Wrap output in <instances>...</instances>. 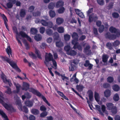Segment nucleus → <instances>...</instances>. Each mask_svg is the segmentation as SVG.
<instances>
[{
    "instance_id": "1",
    "label": "nucleus",
    "mask_w": 120,
    "mask_h": 120,
    "mask_svg": "<svg viewBox=\"0 0 120 120\" xmlns=\"http://www.w3.org/2000/svg\"><path fill=\"white\" fill-rule=\"evenodd\" d=\"M45 59L44 63L47 66H49V61H51L53 63V67H52L55 69H56L57 64L55 60L53 59L52 55L50 53H46L45 56Z\"/></svg>"
},
{
    "instance_id": "2",
    "label": "nucleus",
    "mask_w": 120,
    "mask_h": 120,
    "mask_svg": "<svg viewBox=\"0 0 120 120\" xmlns=\"http://www.w3.org/2000/svg\"><path fill=\"white\" fill-rule=\"evenodd\" d=\"M3 95L2 93L0 91V103L1 104L4 108L7 110L11 112L16 111V109L10 105H8L4 103Z\"/></svg>"
},
{
    "instance_id": "3",
    "label": "nucleus",
    "mask_w": 120,
    "mask_h": 120,
    "mask_svg": "<svg viewBox=\"0 0 120 120\" xmlns=\"http://www.w3.org/2000/svg\"><path fill=\"white\" fill-rule=\"evenodd\" d=\"M13 30L14 32L16 34V36L17 39L19 43L21 45V43L20 41L18 39L19 38V36L21 35L22 37L26 38L29 41L31 42L32 41L31 38L25 33L22 31H21L19 33L17 30L16 28L15 27H13Z\"/></svg>"
},
{
    "instance_id": "4",
    "label": "nucleus",
    "mask_w": 120,
    "mask_h": 120,
    "mask_svg": "<svg viewBox=\"0 0 120 120\" xmlns=\"http://www.w3.org/2000/svg\"><path fill=\"white\" fill-rule=\"evenodd\" d=\"M0 58L3 61H6L16 71L19 72H20L21 70L18 68L16 63L13 61H11L6 56H0Z\"/></svg>"
},
{
    "instance_id": "5",
    "label": "nucleus",
    "mask_w": 120,
    "mask_h": 120,
    "mask_svg": "<svg viewBox=\"0 0 120 120\" xmlns=\"http://www.w3.org/2000/svg\"><path fill=\"white\" fill-rule=\"evenodd\" d=\"M14 98L15 100V101L16 103L18 105V108L19 110L25 112H27L28 110L26 107L24 106L22 108L21 100L19 99V98L17 95L15 96Z\"/></svg>"
},
{
    "instance_id": "6",
    "label": "nucleus",
    "mask_w": 120,
    "mask_h": 120,
    "mask_svg": "<svg viewBox=\"0 0 120 120\" xmlns=\"http://www.w3.org/2000/svg\"><path fill=\"white\" fill-rule=\"evenodd\" d=\"M72 37L74 39L72 41V44L74 45L73 48L75 49L78 48L79 50H81L82 48L80 45H77V38H78V36L77 34L75 33H73L72 35Z\"/></svg>"
},
{
    "instance_id": "7",
    "label": "nucleus",
    "mask_w": 120,
    "mask_h": 120,
    "mask_svg": "<svg viewBox=\"0 0 120 120\" xmlns=\"http://www.w3.org/2000/svg\"><path fill=\"white\" fill-rule=\"evenodd\" d=\"M106 105L107 109L111 110L113 114H114L116 113L117 107L116 106H114L113 104L111 103H107L106 104Z\"/></svg>"
},
{
    "instance_id": "8",
    "label": "nucleus",
    "mask_w": 120,
    "mask_h": 120,
    "mask_svg": "<svg viewBox=\"0 0 120 120\" xmlns=\"http://www.w3.org/2000/svg\"><path fill=\"white\" fill-rule=\"evenodd\" d=\"M93 11V8H91L87 12V15L89 16V21L90 22H91L93 21H95L98 18L97 17L96 14H91Z\"/></svg>"
},
{
    "instance_id": "9",
    "label": "nucleus",
    "mask_w": 120,
    "mask_h": 120,
    "mask_svg": "<svg viewBox=\"0 0 120 120\" xmlns=\"http://www.w3.org/2000/svg\"><path fill=\"white\" fill-rule=\"evenodd\" d=\"M71 47L69 45H67L64 47L65 50L67 52V54L71 56H74L76 55V52L74 50H72L70 51H69Z\"/></svg>"
},
{
    "instance_id": "10",
    "label": "nucleus",
    "mask_w": 120,
    "mask_h": 120,
    "mask_svg": "<svg viewBox=\"0 0 120 120\" xmlns=\"http://www.w3.org/2000/svg\"><path fill=\"white\" fill-rule=\"evenodd\" d=\"M13 83L14 86H15L16 88V90H14L13 92L14 93H18L21 87L20 85L18 83L14 82L13 81Z\"/></svg>"
},
{
    "instance_id": "11",
    "label": "nucleus",
    "mask_w": 120,
    "mask_h": 120,
    "mask_svg": "<svg viewBox=\"0 0 120 120\" xmlns=\"http://www.w3.org/2000/svg\"><path fill=\"white\" fill-rule=\"evenodd\" d=\"M8 2L7 4V6L8 8H11L13 6V4L16 3V0H8Z\"/></svg>"
},
{
    "instance_id": "12",
    "label": "nucleus",
    "mask_w": 120,
    "mask_h": 120,
    "mask_svg": "<svg viewBox=\"0 0 120 120\" xmlns=\"http://www.w3.org/2000/svg\"><path fill=\"white\" fill-rule=\"evenodd\" d=\"M94 98L95 100L98 102L99 105H101L102 104V102L100 101V97L98 93L95 92L94 94Z\"/></svg>"
},
{
    "instance_id": "13",
    "label": "nucleus",
    "mask_w": 120,
    "mask_h": 120,
    "mask_svg": "<svg viewBox=\"0 0 120 120\" xmlns=\"http://www.w3.org/2000/svg\"><path fill=\"white\" fill-rule=\"evenodd\" d=\"M120 36V33L119 31H118L117 33H115L114 34L109 36L108 38L110 39H115L117 37H119Z\"/></svg>"
},
{
    "instance_id": "14",
    "label": "nucleus",
    "mask_w": 120,
    "mask_h": 120,
    "mask_svg": "<svg viewBox=\"0 0 120 120\" xmlns=\"http://www.w3.org/2000/svg\"><path fill=\"white\" fill-rule=\"evenodd\" d=\"M1 77L4 82L9 83L10 86H11V84L9 83V81L6 79V76L3 73L1 74Z\"/></svg>"
},
{
    "instance_id": "15",
    "label": "nucleus",
    "mask_w": 120,
    "mask_h": 120,
    "mask_svg": "<svg viewBox=\"0 0 120 120\" xmlns=\"http://www.w3.org/2000/svg\"><path fill=\"white\" fill-rule=\"evenodd\" d=\"M111 94V91L109 90H106L104 92L105 97L106 98L109 97Z\"/></svg>"
},
{
    "instance_id": "16",
    "label": "nucleus",
    "mask_w": 120,
    "mask_h": 120,
    "mask_svg": "<svg viewBox=\"0 0 120 120\" xmlns=\"http://www.w3.org/2000/svg\"><path fill=\"white\" fill-rule=\"evenodd\" d=\"M29 91L32 92L34 94L37 95L38 96H41V94L39 92L34 89L32 88L29 89Z\"/></svg>"
},
{
    "instance_id": "17",
    "label": "nucleus",
    "mask_w": 120,
    "mask_h": 120,
    "mask_svg": "<svg viewBox=\"0 0 120 120\" xmlns=\"http://www.w3.org/2000/svg\"><path fill=\"white\" fill-rule=\"evenodd\" d=\"M0 114L4 118V120H9L6 114L1 109H0Z\"/></svg>"
},
{
    "instance_id": "18",
    "label": "nucleus",
    "mask_w": 120,
    "mask_h": 120,
    "mask_svg": "<svg viewBox=\"0 0 120 120\" xmlns=\"http://www.w3.org/2000/svg\"><path fill=\"white\" fill-rule=\"evenodd\" d=\"M29 85L28 83L26 82H23L22 85V90H26L29 89Z\"/></svg>"
},
{
    "instance_id": "19",
    "label": "nucleus",
    "mask_w": 120,
    "mask_h": 120,
    "mask_svg": "<svg viewBox=\"0 0 120 120\" xmlns=\"http://www.w3.org/2000/svg\"><path fill=\"white\" fill-rule=\"evenodd\" d=\"M88 94L90 100L92 101L93 99V92L90 90H89L87 92Z\"/></svg>"
},
{
    "instance_id": "20",
    "label": "nucleus",
    "mask_w": 120,
    "mask_h": 120,
    "mask_svg": "<svg viewBox=\"0 0 120 120\" xmlns=\"http://www.w3.org/2000/svg\"><path fill=\"white\" fill-rule=\"evenodd\" d=\"M63 19L60 18H57L56 20V23L58 25H60L62 24L64 22Z\"/></svg>"
},
{
    "instance_id": "21",
    "label": "nucleus",
    "mask_w": 120,
    "mask_h": 120,
    "mask_svg": "<svg viewBox=\"0 0 120 120\" xmlns=\"http://www.w3.org/2000/svg\"><path fill=\"white\" fill-rule=\"evenodd\" d=\"M113 100L115 101H118L120 99L119 95L116 93L114 94L113 96Z\"/></svg>"
},
{
    "instance_id": "22",
    "label": "nucleus",
    "mask_w": 120,
    "mask_h": 120,
    "mask_svg": "<svg viewBox=\"0 0 120 120\" xmlns=\"http://www.w3.org/2000/svg\"><path fill=\"white\" fill-rule=\"evenodd\" d=\"M2 16L4 20V23L6 26V28L8 30H9V29L7 23V22L8 21V20L6 17L4 15H2Z\"/></svg>"
},
{
    "instance_id": "23",
    "label": "nucleus",
    "mask_w": 120,
    "mask_h": 120,
    "mask_svg": "<svg viewBox=\"0 0 120 120\" xmlns=\"http://www.w3.org/2000/svg\"><path fill=\"white\" fill-rule=\"evenodd\" d=\"M112 89L114 91L116 92L118 91L120 89L119 86L116 85H115L112 86Z\"/></svg>"
},
{
    "instance_id": "24",
    "label": "nucleus",
    "mask_w": 120,
    "mask_h": 120,
    "mask_svg": "<svg viewBox=\"0 0 120 120\" xmlns=\"http://www.w3.org/2000/svg\"><path fill=\"white\" fill-rule=\"evenodd\" d=\"M31 97V95L29 94V93H27L25 94L24 95H23L22 96V100H23L26 98H30Z\"/></svg>"
},
{
    "instance_id": "25",
    "label": "nucleus",
    "mask_w": 120,
    "mask_h": 120,
    "mask_svg": "<svg viewBox=\"0 0 120 120\" xmlns=\"http://www.w3.org/2000/svg\"><path fill=\"white\" fill-rule=\"evenodd\" d=\"M57 92L58 94L61 97L67 100H68V98L63 93L59 91H57Z\"/></svg>"
},
{
    "instance_id": "26",
    "label": "nucleus",
    "mask_w": 120,
    "mask_h": 120,
    "mask_svg": "<svg viewBox=\"0 0 120 120\" xmlns=\"http://www.w3.org/2000/svg\"><path fill=\"white\" fill-rule=\"evenodd\" d=\"M31 112L33 114L36 115L39 114V111L38 109H33L31 110Z\"/></svg>"
},
{
    "instance_id": "27",
    "label": "nucleus",
    "mask_w": 120,
    "mask_h": 120,
    "mask_svg": "<svg viewBox=\"0 0 120 120\" xmlns=\"http://www.w3.org/2000/svg\"><path fill=\"white\" fill-rule=\"evenodd\" d=\"M106 107L104 105H102L101 106V109L102 112L107 114L108 113V112L107 110H106Z\"/></svg>"
},
{
    "instance_id": "28",
    "label": "nucleus",
    "mask_w": 120,
    "mask_h": 120,
    "mask_svg": "<svg viewBox=\"0 0 120 120\" xmlns=\"http://www.w3.org/2000/svg\"><path fill=\"white\" fill-rule=\"evenodd\" d=\"M35 40L37 41H39L41 40L42 38L41 36L39 34H37L34 37Z\"/></svg>"
},
{
    "instance_id": "29",
    "label": "nucleus",
    "mask_w": 120,
    "mask_h": 120,
    "mask_svg": "<svg viewBox=\"0 0 120 120\" xmlns=\"http://www.w3.org/2000/svg\"><path fill=\"white\" fill-rule=\"evenodd\" d=\"M110 31L112 33H117L118 31H119V30L117 31L116 29L114 27L111 26L109 29Z\"/></svg>"
},
{
    "instance_id": "30",
    "label": "nucleus",
    "mask_w": 120,
    "mask_h": 120,
    "mask_svg": "<svg viewBox=\"0 0 120 120\" xmlns=\"http://www.w3.org/2000/svg\"><path fill=\"white\" fill-rule=\"evenodd\" d=\"M57 29L58 32L60 33H62L64 32V27H58Z\"/></svg>"
},
{
    "instance_id": "31",
    "label": "nucleus",
    "mask_w": 120,
    "mask_h": 120,
    "mask_svg": "<svg viewBox=\"0 0 120 120\" xmlns=\"http://www.w3.org/2000/svg\"><path fill=\"white\" fill-rule=\"evenodd\" d=\"M25 105L27 106L30 107L33 105V103L32 101H27L25 102Z\"/></svg>"
},
{
    "instance_id": "32",
    "label": "nucleus",
    "mask_w": 120,
    "mask_h": 120,
    "mask_svg": "<svg viewBox=\"0 0 120 120\" xmlns=\"http://www.w3.org/2000/svg\"><path fill=\"white\" fill-rule=\"evenodd\" d=\"M64 4V2L61 0L58 1L56 3V6L59 7L60 6H62Z\"/></svg>"
},
{
    "instance_id": "33",
    "label": "nucleus",
    "mask_w": 120,
    "mask_h": 120,
    "mask_svg": "<svg viewBox=\"0 0 120 120\" xmlns=\"http://www.w3.org/2000/svg\"><path fill=\"white\" fill-rule=\"evenodd\" d=\"M6 51L10 56V54L11 55V50L9 46L8 45L7 48L6 49Z\"/></svg>"
},
{
    "instance_id": "34",
    "label": "nucleus",
    "mask_w": 120,
    "mask_h": 120,
    "mask_svg": "<svg viewBox=\"0 0 120 120\" xmlns=\"http://www.w3.org/2000/svg\"><path fill=\"white\" fill-rule=\"evenodd\" d=\"M46 33L49 35H52L53 32L52 30L49 29H47L46 30Z\"/></svg>"
},
{
    "instance_id": "35",
    "label": "nucleus",
    "mask_w": 120,
    "mask_h": 120,
    "mask_svg": "<svg viewBox=\"0 0 120 120\" xmlns=\"http://www.w3.org/2000/svg\"><path fill=\"white\" fill-rule=\"evenodd\" d=\"M38 30L37 29L35 28H32L30 30V32L31 34H34L37 33Z\"/></svg>"
},
{
    "instance_id": "36",
    "label": "nucleus",
    "mask_w": 120,
    "mask_h": 120,
    "mask_svg": "<svg viewBox=\"0 0 120 120\" xmlns=\"http://www.w3.org/2000/svg\"><path fill=\"white\" fill-rule=\"evenodd\" d=\"M41 97L43 100L49 106H51L49 102L45 98L43 95L41 96Z\"/></svg>"
},
{
    "instance_id": "37",
    "label": "nucleus",
    "mask_w": 120,
    "mask_h": 120,
    "mask_svg": "<svg viewBox=\"0 0 120 120\" xmlns=\"http://www.w3.org/2000/svg\"><path fill=\"white\" fill-rule=\"evenodd\" d=\"M49 14L50 17L51 18L54 17L56 15L55 12L54 11H49Z\"/></svg>"
},
{
    "instance_id": "38",
    "label": "nucleus",
    "mask_w": 120,
    "mask_h": 120,
    "mask_svg": "<svg viewBox=\"0 0 120 120\" xmlns=\"http://www.w3.org/2000/svg\"><path fill=\"white\" fill-rule=\"evenodd\" d=\"M20 15L21 17H23L25 15V10L24 9L21 10L20 12Z\"/></svg>"
},
{
    "instance_id": "39",
    "label": "nucleus",
    "mask_w": 120,
    "mask_h": 120,
    "mask_svg": "<svg viewBox=\"0 0 120 120\" xmlns=\"http://www.w3.org/2000/svg\"><path fill=\"white\" fill-rule=\"evenodd\" d=\"M75 65L74 64L71 63L69 67V70L70 71H73L74 70Z\"/></svg>"
},
{
    "instance_id": "40",
    "label": "nucleus",
    "mask_w": 120,
    "mask_h": 120,
    "mask_svg": "<svg viewBox=\"0 0 120 120\" xmlns=\"http://www.w3.org/2000/svg\"><path fill=\"white\" fill-rule=\"evenodd\" d=\"M56 45L58 47H60L63 45V43L60 41L57 42L56 43Z\"/></svg>"
},
{
    "instance_id": "41",
    "label": "nucleus",
    "mask_w": 120,
    "mask_h": 120,
    "mask_svg": "<svg viewBox=\"0 0 120 120\" xmlns=\"http://www.w3.org/2000/svg\"><path fill=\"white\" fill-rule=\"evenodd\" d=\"M64 38L65 41L69 40L70 38V35L68 34H65L64 35Z\"/></svg>"
},
{
    "instance_id": "42",
    "label": "nucleus",
    "mask_w": 120,
    "mask_h": 120,
    "mask_svg": "<svg viewBox=\"0 0 120 120\" xmlns=\"http://www.w3.org/2000/svg\"><path fill=\"white\" fill-rule=\"evenodd\" d=\"M95 107L97 110H98L100 113H101V107L100 106L98 105H95Z\"/></svg>"
},
{
    "instance_id": "43",
    "label": "nucleus",
    "mask_w": 120,
    "mask_h": 120,
    "mask_svg": "<svg viewBox=\"0 0 120 120\" xmlns=\"http://www.w3.org/2000/svg\"><path fill=\"white\" fill-rule=\"evenodd\" d=\"M41 23L44 26H46L48 25V22L43 20H42L41 21Z\"/></svg>"
},
{
    "instance_id": "44",
    "label": "nucleus",
    "mask_w": 120,
    "mask_h": 120,
    "mask_svg": "<svg viewBox=\"0 0 120 120\" xmlns=\"http://www.w3.org/2000/svg\"><path fill=\"white\" fill-rule=\"evenodd\" d=\"M107 81L109 82H112L113 81V78L111 77H108L107 79Z\"/></svg>"
},
{
    "instance_id": "45",
    "label": "nucleus",
    "mask_w": 120,
    "mask_h": 120,
    "mask_svg": "<svg viewBox=\"0 0 120 120\" xmlns=\"http://www.w3.org/2000/svg\"><path fill=\"white\" fill-rule=\"evenodd\" d=\"M65 10L64 8L63 7H61L58 10V12L59 13H63L64 11Z\"/></svg>"
},
{
    "instance_id": "46",
    "label": "nucleus",
    "mask_w": 120,
    "mask_h": 120,
    "mask_svg": "<svg viewBox=\"0 0 120 120\" xmlns=\"http://www.w3.org/2000/svg\"><path fill=\"white\" fill-rule=\"evenodd\" d=\"M108 57L106 55H104L103 56V61L104 62H106L107 60Z\"/></svg>"
},
{
    "instance_id": "47",
    "label": "nucleus",
    "mask_w": 120,
    "mask_h": 120,
    "mask_svg": "<svg viewBox=\"0 0 120 120\" xmlns=\"http://www.w3.org/2000/svg\"><path fill=\"white\" fill-rule=\"evenodd\" d=\"M47 113L46 112H44L41 113L40 115V116L41 117L45 116L47 115Z\"/></svg>"
},
{
    "instance_id": "48",
    "label": "nucleus",
    "mask_w": 120,
    "mask_h": 120,
    "mask_svg": "<svg viewBox=\"0 0 120 120\" xmlns=\"http://www.w3.org/2000/svg\"><path fill=\"white\" fill-rule=\"evenodd\" d=\"M83 88V86L82 85L78 86H77V88L79 91H81Z\"/></svg>"
},
{
    "instance_id": "49",
    "label": "nucleus",
    "mask_w": 120,
    "mask_h": 120,
    "mask_svg": "<svg viewBox=\"0 0 120 120\" xmlns=\"http://www.w3.org/2000/svg\"><path fill=\"white\" fill-rule=\"evenodd\" d=\"M35 51L37 55L38 58H41V56L40 55L39 51L37 49H36Z\"/></svg>"
},
{
    "instance_id": "50",
    "label": "nucleus",
    "mask_w": 120,
    "mask_h": 120,
    "mask_svg": "<svg viewBox=\"0 0 120 120\" xmlns=\"http://www.w3.org/2000/svg\"><path fill=\"white\" fill-rule=\"evenodd\" d=\"M45 29L44 27H41L40 28V32L41 34H43L45 31Z\"/></svg>"
},
{
    "instance_id": "51",
    "label": "nucleus",
    "mask_w": 120,
    "mask_h": 120,
    "mask_svg": "<svg viewBox=\"0 0 120 120\" xmlns=\"http://www.w3.org/2000/svg\"><path fill=\"white\" fill-rule=\"evenodd\" d=\"M98 4L100 5H103L104 4V1L103 0H97Z\"/></svg>"
},
{
    "instance_id": "52",
    "label": "nucleus",
    "mask_w": 120,
    "mask_h": 120,
    "mask_svg": "<svg viewBox=\"0 0 120 120\" xmlns=\"http://www.w3.org/2000/svg\"><path fill=\"white\" fill-rule=\"evenodd\" d=\"M5 92L8 94H11L12 93L11 89L8 87H7V90Z\"/></svg>"
},
{
    "instance_id": "53",
    "label": "nucleus",
    "mask_w": 120,
    "mask_h": 120,
    "mask_svg": "<svg viewBox=\"0 0 120 120\" xmlns=\"http://www.w3.org/2000/svg\"><path fill=\"white\" fill-rule=\"evenodd\" d=\"M54 6V4L52 3H51L48 6V8L49 9H53Z\"/></svg>"
},
{
    "instance_id": "54",
    "label": "nucleus",
    "mask_w": 120,
    "mask_h": 120,
    "mask_svg": "<svg viewBox=\"0 0 120 120\" xmlns=\"http://www.w3.org/2000/svg\"><path fill=\"white\" fill-rule=\"evenodd\" d=\"M104 29V27L103 25H101L99 29V31L100 33L102 32Z\"/></svg>"
},
{
    "instance_id": "55",
    "label": "nucleus",
    "mask_w": 120,
    "mask_h": 120,
    "mask_svg": "<svg viewBox=\"0 0 120 120\" xmlns=\"http://www.w3.org/2000/svg\"><path fill=\"white\" fill-rule=\"evenodd\" d=\"M53 26V23L51 22H49L48 23V25L46 26L50 28H52Z\"/></svg>"
},
{
    "instance_id": "56",
    "label": "nucleus",
    "mask_w": 120,
    "mask_h": 120,
    "mask_svg": "<svg viewBox=\"0 0 120 120\" xmlns=\"http://www.w3.org/2000/svg\"><path fill=\"white\" fill-rule=\"evenodd\" d=\"M76 73H75L73 75L72 77L70 79L71 81V82H73L74 81L76 78Z\"/></svg>"
},
{
    "instance_id": "57",
    "label": "nucleus",
    "mask_w": 120,
    "mask_h": 120,
    "mask_svg": "<svg viewBox=\"0 0 120 120\" xmlns=\"http://www.w3.org/2000/svg\"><path fill=\"white\" fill-rule=\"evenodd\" d=\"M40 110L42 111H45L46 110V108L44 105H42L41 106Z\"/></svg>"
},
{
    "instance_id": "58",
    "label": "nucleus",
    "mask_w": 120,
    "mask_h": 120,
    "mask_svg": "<svg viewBox=\"0 0 120 120\" xmlns=\"http://www.w3.org/2000/svg\"><path fill=\"white\" fill-rule=\"evenodd\" d=\"M47 42L48 43H51L52 41V39L51 38H49L47 39Z\"/></svg>"
},
{
    "instance_id": "59",
    "label": "nucleus",
    "mask_w": 120,
    "mask_h": 120,
    "mask_svg": "<svg viewBox=\"0 0 120 120\" xmlns=\"http://www.w3.org/2000/svg\"><path fill=\"white\" fill-rule=\"evenodd\" d=\"M113 16L115 18H117L119 16V14L116 13H114L112 14Z\"/></svg>"
},
{
    "instance_id": "60",
    "label": "nucleus",
    "mask_w": 120,
    "mask_h": 120,
    "mask_svg": "<svg viewBox=\"0 0 120 120\" xmlns=\"http://www.w3.org/2000/svg\"><path fill=\"white\" fill-rule=\"evenodd\" d=\"M90 48V46L89 45H88L86 46V48L84 49V51L86 53L87 52L89 51V49Z\"/></svg>"
},
{
    "instance_id": "61",
    "label": "nucleus",
    "mask_w": 120,
    "mask_h": 120,
    "mask_svg": "<svg viewBox=\"0 0 120 120\" xmlns=\"http://www.w3.org/2000/svg\"><path fill=\"white\" fill-rule=\"evenodd\" d=\"M120 44L119 41H116L113 43V45L115 46H116Z\"/></svg>"
},
{
    "instance_id": "62",
    "label": "nucleus",
    "mask_w": 120,
    "mask_h": 120,
    "mask_svg": "<svg viewBox=\"0 0 120 120\" xmlns=\"http://www.w3.org/2000/svg\"><path fill=\"white\" fill-rule=\"evenodd\" d=\"M110 85L107 83H104L103 85V86L104 88H107L109 87Z\"/></svg>"
},
{
    "instance_id": "63",
    "label": "nucleus",
    "mask_w": 120,
    "mask_h": 120,
    "mask_svg": "<svg viewBox=\"0 0 120 120\" xmlns=\"http://www.w3.org/2000/svg\"><path fill=\"white\" fill-rule=\"evenodd\" d=\"M29 119L30 120H35V117L34 116L31 115L29 117Z\"/></svg>"
},
{
    "instance_id": "64",
    "label": "nucleus",
    "mask_w": 120,
    "mask_h": 120,
    "mask_svg": "<svg viewBox=\"0 0 120 120\" xmlns=\"http://www.w3.org/2000/svg\"><path fill=\"white\" fill-rule=\"evenodd\" d=\"M112 45L110 43H108L106 44V46L109 49H111L112 48Z\"/></svg>"
}]
</instances>
